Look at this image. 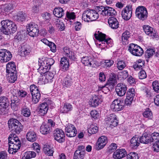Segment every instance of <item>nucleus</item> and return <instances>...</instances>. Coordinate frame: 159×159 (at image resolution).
<instances>
[{
    "label": "nucleus",
    "instance_id": "nucleus-1",
    "mask_svg": "<svg viewBox=\"0 0 159 159\" xmlns=\"http://www.w3.org/2000/svg\"><path fill=\"white\" fill-rule=\"evenodd\" d=\"M1 31L5 34L8 35L15 32L17 30L16 24L9 20H3L1 22Z\"/></svg>",
    "mask_w": 159,
    "mask_h": 159
},
{
    "label": "nucleus",
    "instance_id": "nucleus-2",
    "mask_svg": "<svg viewBox=\"0 0 159 159\" xmlns=\"http://www.w3.org/2000/svg\"><path fill=\"white\" fill-rule=\"evenodd\" d=\"M99 14L97 11L92 9L85 10L82 14V19L87 22L94 21L98 18Z\"/></svg>",
    "mask_w": 159,
    "mask_h": 159
},
{
    "label": "nucleus",
    "instance_id": "nucleus-3",
    "mask_svg": "<svg viewBox=\"0 0 159 159\" xmlns=\"http://www.w3.org/2000/svg\"><path fill=\"white\" fill-rule=\"evenodd\" d=\"M96 10L99 14L104 16H112L116 14L115 10L112 8L109 7H98L97 8Z\"/></svg>",
    "mask_w": 159,
    "mask_h": 159
},
{
    "label": "nucleus",
    "instance_id": "nucleus-4",
    "mask_svg": "<svg viewBox=\"0 0 159 159\" xmlns=\"http://www.w3.org/2000/svg\"><path fill=\"white\" fill-rule=\"evenodd\" d=\"M136 16L140 20H143L148 16V12L146 8L143 6H139L136 9Z\"/></svg>",
    "mask_w": 159,
    "mask_h": 159
},
{
    "label": "nucleus",
    "instance_id": "nucleus-5",
    "mask_svg": "<svg viewBox=\"0 0 159 159\" xmlns=\"http://www.w3.org/2000/svg\"><path fill=\"white\" fill-rule=\"evenodd\" d=\"M128 50L132 54L136 56H141L143 53V51L142 48L133 43L130 44Z\"/></svg>",
    "mask_w": 159,
    "mask_h": 159
},
{
    "label": "nucleus",
    "instance_id": "nucleus-6",
    "mask_svg": "<svg viewBox=\"0 0 159 159\" xmlns=\"http://www.w3.org/2000/svg\"><path fill=\"white\" fill-rule=\"evenodd\" d=\"M105 120L108 125L111 128L116 126L118 124L116 116L113 114H110Z\"/></svg>",
    "mask_w": 159,
    "mask_h": 159
},
{
    "label": "nucleus",
    "instance_id": "nucleus-7",
    "mask_svg": "<svg viewBox=\"0 0 159 159\" xmlns=\"http://www.w3.org/2000/svg\"><path fill=\"white\" fill-rule=\"evenodd\" d=\"M54 139L60 143L65 141V135L64 132L61 129L57 128L53 132Z\"/></svg>",
    "mask_w": 159,
    "mask_h": 159
},
{
    "label": "nucleus",
    "instance_id": "nucleus-8",
    "mask_svg": "<svg viewBox=\"0 0 159 159\" xmlns=\"http://www.w3.org/2000/svg\"><path fill=\"white\" fill-rule=\"evenodd\" d=\"M27 31L30 36L32 37L37 36L39 32L38 25L35 23H30L27 28Z\"/></svg>",
    "mask_w": 159,
    "mask_h": 159
},
{
    "label": "nucleus",
    "instance_id": "nucleus-9",
    "mask_svg": "<svg viewBox=\"0 0 159 159\" xmlns=\"http://www.w3.org/2000/svg\"><path fill=\"white\" fill-rule=\"evenodd\" d=\"M12 57V54L9 51L5 49L0 50V61L7 62L10 60Z\"/></svg>",
    "mask_w": 159,
    "mask_h": 159
},
{
    "label": "nucleus",
    "instance_id": "nucleus-10",
    "mask_svg": "<svg viewBox=\"0 0 159 159\" xmlns=\"http://www.w3.org/2000/svg\"><path fill=\"white\" fill-rule=\"evenodd\" d=\"M65 131L66 135L70 137L75 136L77 134L76 129L74 126L70 124L66 125Z\"/></svg>",
    "mask_w": 159,
    "mask_h": 159
},
{
    "label": "nucleus",
    "instance_id": "nucleus-11",
    "mask_svg": "<svg viewBox=\"0 0 159 159\" xmlns=\"http://www.w3.org/2000/svg\"><path fill=\"white\" fill-rule=\"evenodd\" d=\"M111 108L114 111H118L122 110L123 108V106L121 100L117 99L113 101L111 105Z\"/></svg>",
    "mask_w": 159,
    "mask_h": 159
},
{
    "label": "nucleus",
    "instance_id": "nucleus-12",
    "mask_svg": "<svg viewBox=\"0 0 159 159\" xmlns=\"http://www.w3.org/2000/svg\"><path fill=\"white\" fill-rule=\"evenodd\" d=\"M143 28L145 34L151 38H157V34L156 31L152 27L148 25H144L143 26Z\"/></svg>",
    "mask_w": 159,
    "mask_h": 159
},
{
    "label": "nucleus",
    "instance_id": "nucleus-13",
    "mask_svg": "<svg viewBox=\"0 0 159 159\" xmlns=\"http://www.w3.org/2000/svg\"><path fill=\"white\" fill-rule=\"evenodd\" d=\"M94 36L95 39L100 42H105L108 45L111 42V38L106 39V35L103 34L99 31L96 32L94 34Z\"/></svg>",
    "mask_w": 159,
    "mask_h": 159
},
{
    "label": "nucleus",
    "instance_id": "nucleus-14",
    "mask_svg": "<svg viewBox=\"0 0 159 159\" xmlns=\"http://www.w3.org/2000/svg\"><path fill=\"white\" fill-rule=\"evenodd\" d=\"M127 88L123 83H118L116 88V91L117 95L120 97L124 96L126 92Z\"/></svg>",
    "mask_w": 159,
    "mask_h": 159
},
{
    "label": "nucleus",
    "instance_id": "nucleus-15",
    "mask_svg": "<svg viewBox=\"0 0 159 159\" xmlns=\"http://www.w3.org/2000/svg\"><path fill=\"white\" fill-rule=\"evenodd\" d=\"M132 7L131 6H127L121 12L123 19L125 20H129L132 16Z\"/></svg>",
    "mask_w": 159,
    "mask_h": 159
},
{
    "label": "nucleus",
    "instance_id": "nucleus-16",
    "mask_svg": "<svg viewBox=\"0 0 159 159\" xmlns=\"http://www.w3.org/2000/svg\"><path fill=\"white\" fill-rule=\"evenodd\" d=\"M11 98V108L14 111H16L18 109V106L20 104V100L18 98V96L14 94Z\"/></svg>",
    "mask_w": 159,
    "mask_h": 159
},
{
    "label": "nucleus",
    "instance_id": "nucleus-17",
    "mask_svg": "<svg viewBox=\"0 0 159 159\" xmlns=\"http://www.w3.org/2000/svg\"><path fill=\"white\" fill-rule=\"evenodd\" d=\"M102 101L101 96H97L94 95L90 99L89 102V104L91 107H95L98 106Z\"/></svg>",
    "mask_w": 159,
    "mask_h": 159
},
{
    "label": "nucleus",
    "instance_id": "nucleus-18",
    "mask_svg": "<svg viewBox=\"0 0 159 159\" xmlns=\"http://www.w3.org/2000/svg\"><path fill=\"white\" fill-rule=\"evenodd\" d=\"M127 155V152L124 149H118L113 153V157L115 159H120Z\"/></svg>",
    "mask_w": 159,
    "mask_h": 159
},
{
    "label": "nucleus",
    "instance_id": "nucleus-19",
    "mask_svg": "<svg viewBox=\"0 0 159 159\" xmlns=\"http://www.w3.org/2000/svg\"><path fill=\"white\" fill-rule=\"evenodd\" d=\"M39 65L40 66L38 69V71L40 72L41 73L46 72L48 70L46 68L47 67V58H42V59H39Z\"/></svg>",
    "mask_w": 159,
    "mask_h": 159
},
{
    "label": "nucleus",
    "instance_id": "nucleus-20",
    "mask_svg": "<svg viewBox=\"0 0 159 159\" xmlns=\"http://www.w3.org/2000/svg\"><path fill=\"white\" fill-rule=\"evenodd\" d=\"M8 140L9 144H13L14 142L16 141L15 142L16 144H15L14 146L15 148H16V147H20V140L19 139L18 137L16 136L15 133H12V134H11L8 138Z\"/></svg>",
    "mask_w": 159,
    "mask_h": 159
},
{
    "label": "nucleus",
    "instance_id": "nucleus-21",
    "mask_svg": "<svg viewBox=\"0 0 159 159\" xmlns=\"http://www.w3.org/2000/svg\"><path fill=\"white\" fill-rule=\"evenodd\" d=\"M108 23L110 27L116 29L119 26V23L117 19L114 17H111L108 19Z\"/></svg>",
    "mask_w": 159,
    "mask_h": 159
},
{
    "label": "nucleus",
    "instance_id": "nucleus-22",
    "mask_svg": "<svg viewBox=\"0 0 159 159\" xmlns=\"http://www.w3.org/2000/svg\"><path fill=\"white\" fill-rule=\"evenodd\" d=\"M54 72V73L51 72L50 71H49L48 70H47L46 72H44L43 73L45 74V75L43 77V79H44V81L45 82L47 83L48 82H51V80L53 79Z\"/></svg>",
    "mask_w": 159,
    "mask_h": 159
},
{
    "label": "nucleus",
    "instance_id": "nucleus-23",
    "mask_svg": "<svg viewBox=\"0 0 159 159\" xmlns=\"http://www.w3.org/2000/svg\"><path fill=\"white\" fill-rule=\"evenodd\" d=\"M48 110V104L46 102H43L40 105L39 107V112L41 115H43L47 113Z\"/></svg>",
    "mask_w": 159,
    "mask_h": 159
},
{
    "label": "nucleus",
    "instance_id": "nucleus-24",
    "mask_svg": "<svg viewBox=\"0 0 159 159\" xmlns=\"http://www.w3.org/2000/svg\"><path fill=\"white\" fill-rule=\"evenodd\" d=\"M139 139L140 142L142 143L147 144L151 142L150 135L147 133L143 134Z\"/></svg>",
    "mask_w": 159,
    "mask_h": 159
},
{
    "label": "nucleus",
    "instance_id": "nucleus-25",
    "mask_svg": "<svg viewBox=\"0 0 159 159\" xmlns=\"http://www.w3.org/2000/svg\"><path fill=\"white\" fill-rule=\"evenodd\" d=\"M139 138L135 135L130 140V146L132 148H136L139 145Z\"/></svg>",
    "mask_w": 159,
    "mask_h": 159
},
{
    "label": "nucleus",
    "instance_id": "nucleus-26",
    "mask_svg": "<svg viewBox=\"0 0 159 159\" xmlns=\"http://www.w3.org/2000/svg\"><path fill=\"white\" fill-rule=\"evenodd\" d=\"M16 70V65L14 62H9L7 65L6 72L7 73L15 72Z\"/></svg>",
    "mask_w": 159,
    "mask_h": 159
},
{
    "label": "nucleus",
    "instance_id": "nucleus-27",
    "mask_svg": "<svg viewBox=\"0 0 159 159\" xmlns=\"http://www.w3.org/2000/svg\"><path fill=\"white\" fill-rule=\"evenodd\" d=\"M31 51V48L29 45H26L22 47L21 50V55L22 56L28 55Z\"/></svg>",
    "mask_w": 159,
    "mask_h": 159
},
{
    "label": "nucleus",
    "instance_id": "nucleus-28",
    "mask_svg": "<svg viewBox=\"0 0 159 159\" xmlns=\"http://www.w3.org/2000/svg\"><path fill=\"white\" fill-rule=\"evenodd\" d=\"M73 83V81L71 77L67 76L63 80L62 84L64 87H68L70 86Z\"/></svg>",
    "mask_w": 159,
    "mask_h": 159
},
{
    "label": "nucleus",
    "instance_id": "nucleus-29",
    "mask_svg": "<svg viewBox=\"0 0 159 159\" xmlns=\"http://www.w3.org/2000/svg\"><path fill=\"white\" fill-rule=\"evenodd\" d=\"M54 15L57 17L60 18L64 15V10L61 8H55L53 11Z\"/></svg>",
    "mask_w": 159,
    "mask_h": 159
},
{
    "label": "nucleus",
    "instance_id": "nucleus-30",
    "mask_svg": "<svg viewBox=\"0 0 159 159\" xmlns=\"http://www.w3.org/2000/svg\"><path fill=\"white\" fill-rule=\"evenodd\" d=\"M26 138L29 141L34 142L36 140V135L33 131H29L26 134Z\"/></svg>",
    "mask_w": 159,
    "mask_h": 159
},
{
    "label": "nucleus",
    "instance_id": "nucleus-31",
    "mask_svg": "<svg viewBox=\"0 0 159 159\" xmlns=\"http://www.w3.org/2000/svg\"><path fill=\"white\" fill-rule=\"evenodd\" d=\"M81 61L82 63L85 66H91L92 63H93L92 59L90 57H83L81 59Z\"/></svg>",
    "mask_w": 159,
    "mask_h": 159
},
{
    "label": "nucleus",
    "instance_id": "nucleus-32",
    "mask_svg": "<svg viewBox=\"0 0 159 159\" xmlns=\"http://www.w3.org/2000/svg\"><path fill=\"white\" fill-rule=\"evenodd\" d=\"M130 36V33L127 30H126L122 34L121 40L123 44H126L128 43V40Z\"/></svg>",
    "mask_w": 159,
    "mask_h": 159
},
{
    "label": "nucleus",
    "instance_id": "nucleus-33",
    "mask_svg": "<svg viewBox=\"0 0 159 159\" xmlns=\"http://www.w3.org/2000/svg\"><path fill=\"white\" fill-rule=\"evenodd\" d=\"M51 130L50 126H49L48 125L43 124L40 127V132L43 134L49 133Z\"/></svg>",
    "mask_w": 159,
    "mask_h": 159
},
{
    "label": "nucleus",
    "instance_id": "nucleus-34",
    "mask_svg": "<svg viewBox=\"0 0 159 159\" xmlns=\"http://www.w3.org/2000/svg\"><path fill=\"white\" fill-rule=\"evenodd\" d=\"M21 114L25 117H29L31 115L30 110L25 105L21 108Z\"/></svg>",
    "mask_w": 159,
    "mask_h": 159
},
{
    "label": "nucleus",
    "instance_id": "nucleus-35",
    "mask_svg": "<svg viewBox=\"0 0 159 159\" xmlns=\"http://www.w3.org/2000/svg\"><path fill=\"white\" fill-rule=\"evenodd\" d=\"M60 65L62 68L66 70L69 66V63L66 57H63L61 58Z\"/></svg>",
    "mask_w": 159,
    "mask_h": 159
},
{
    "label": "nucleus",
    "instance_id": "nucleus-36",
    "mask_svg": "<svg viewBox=\"0 0 159 159\" xmlns=\"http://www.w3.org/2000/svg\"><path fill=\"white\" fill-rule=\"evenodd\" d=\"M20 122L15 119H11L8 121V127L9 130L11 129L18 125L19 124Z\"/></svg>",
    "mask_w": 159,
    "mask_h": 159
},
{
    "label": "nucleus",
    "instance_id": "nucleus-37",
    "mask_svg": "<svg viewBox=\"0 0 159 159\" xmlns=\"http://www.w3.org/2000/svg\"><path fill=\"white\" fill-rule=\"evenodd\" d=\"M12 94H14L20 97H24L26 95V92L23 90L14 89L11 91Z\"/></svg>",
    "mask_w": 159,
    "mask_h": 159
},
{
    "label": "nucleus",
    "instance_id": "nucleus-38",
    "mask_svg": "<svg viewBox=\"0 0 159 159\" xmlns=\"http://www.w3.org/2000/svg\"><path fill=\"white\" fill-rule=\"evenodd\" d=\"M22 130V125L20 123L19 124L10 130L12 133L19 134Z\"/></svg>",
    "mask_w": 159,
    "mask_h": 159
},
{
    "label": "nucleus",
    "instance_id": "nucleus-39",
    "mask_svg": "<svg viewBox=\"0 0 159 159\" xmlns=\"http://www.w3.org/2000/svg\"><path fill=\"white\" fill-rule=\"evenodd\" d=\"M43 151L44 153L48 156L53 155V151L49 145H45L43 148Z\"/></svg>",
    "mask_w": 159,
    "mask_h": 159
},
{
    "label": "nucleus",
    "instance_id": "nucleus-40",
    "mask_svg": "<svg viewBox=\"0 0 159 159\" xmlns=\"http://www.w3.org/2000/svg\"><path fill=\"white\" fill-rule=\"evenodd\" d=\"M143 115L145 118L151 120L153 118V115L151 110L149 108H147L143 113Z\"/></svg>",
    "mask_w": 159,
    "mask_h": 159
},
{
    "label": "nucleus",
    "instance_id": "nucleus-41",
    "mask_svg": "<svg viewBox=\"0 0 159 159\" xmlns=\"http://www.w3.org/2000/svg\"><path fill=\"white\" fill-rule=\"evenodd\" d=\"M27 16L26 13L21 12L17 15L16 19L18 22H22L25 20Z\"/></svg>",
    "mask_w": 159,
    "mask_h": 159
},
{
    "label": "nucleus",
    "instance_id": "nucleus-42",
    "mask_svg": "<svg viewBox=\"0 0 159 159\" xmlns=\"http://www.w3.org/2000/svg\"><path fill=\"white\" fill-rule=\"evenodd\" d=\"M9 105L7 98L5 97H0V106L1 107H7Z\"/></svg>",
    "mask_w": 159,
    "mask_h": 159
},
{
    "label": "nucleus",
    "instance_id": "nucleus-43",
    "mask_svg": "<svg viewBox=\"0 0 159 159\" xmlns=\"http://www.w3.org/2000/svg\"><path fill=\"white\" fill-rule=\"evenodd\" d=\"M150 138L151 142L157 143L159 142V133L154 132L150 135Z\"/></svg>",
    "mask_w": 159,
    "mask_h": 159
},
{
    "label": "nucleus",
    "instance_id": "nucleus-44",
    "mask_svg": "<svg viewBox=\"0 0 159 159\" xmlns=\"http://www.w3.org/2000/svg\"><path fill=\"white\" fill-rule=\"evenodd\" d=\"M73 108L72 105L68 103H65L62 107V112L67 113L68 112L71 111Z\"/></svg>",
    "mask_w": 159,
    "mask_h": 159
},
{
    "label": "nucleus",
    "instance_id": "nucleus-45",
    "mask_svg": "<svg viewBox=\"0 0 159 159\" xmlns=\"http://www.w3.org/2000/svg\"><path fill=\"white\" fill-rule=\"evenodd\" d=\"M8 80L9 82L14 83L17 79V77L14 72L8 73Z\"/></svg>",
    "mask_w": 159,
    "mask_h": 159
},
{
    "label": "nucleus",
    "instance_id": "nucleus-46",
    "mask_svg": "<svg viewBox=\"0 0 159 159\" xmlns=\"http://www.w3.org/2000/svg\"><path fill=\"white\" fill-rule=\"evenodd\" d=\"M135 91L134 89L132 88L129 89L127 92L126 97L133 99L135 96Z\"/></svg>",
    "mask_w": 159,
    "mask_h": 159
},
{
    "label": "nucleus",
    "instance_id": "nucleus-47",
    "mask_svg": "<svg viewBox=\"0 0 159 159\" xmlns=\"http://www.w3.org/2000/svg\"><path fill=\"white\" fill-rule=\"evenodd\" d=\"M32 96L33 102L34 103H37L39 102L40 99L41 94L40 92L37 93H36L33 94V95H32Z\"/></svg>",
    "mask_w": 159,
    "mask_h": 159
},
{
    "label": "nucleus",
    "instance_id": "nucleus-48",
    "mask_svg": "<svg viewBox=\"0 0 159 159\" xmlns=\"http://www.w3.org/2000/svg\"><path fill=\"white\" fill-rule=\"evenodd\" d=\"M55 24L57 27L61 30H64L65 26L63 23L59 19H57L55 22Z\"/></svg>",
    "mask_w": 159,
    "mask_h": 159
},
{
    "label": "nucleus",
    "instance_id": "nucleus-49",
    "mask_svg": "<svg viewBox=\"0 0 159 159\" xmlns=\"http://www.w3.org/2000/svg\"><path fill=\"white\" fill-rule=\"evenodd\" d=\"M155 53V50L153 49H148L145 52V56L146 58H149L151 57Z\"/></svg>",
    "mask_w": 159,
    "mask_h": 159
},
{
    "label": "nucleus",
    "instance_id": "nucleus-50",
    "mask_svg": "<svg viewBox=\"0 0 159 159\" xmlns=\"http://www.w3.org/2000/svg\"><path fill=\"white\" fill-rule=\"evenodd\" d=\"M15 147L13 146H11V145H9L8 152L9 153L13 154L14 152L16 153L20 148L19 146L16 147V148Z\"/></svg>",
    "mask_w": 159,
    "mask_h": 159
},
{
    "label": "nucleus",
    "instance_id": "nucleus-51",
    "mask_svg": "<svg viewBox=\"0 0 159 159\" xmlns=\"http://www.w3.org/2000/svg\"><path fill=\"white\" fill-rule=\"evenodd\" d=\"M78 151H75L74 153V159H83L84 154V152H82L80 153Z\"/></svg>",
    "mask_w": 159,
    "mask_h": 159
},
{
    "label": "nucleus",
    "instance_id": "nucleus-52",
    "mask_svg": "<svg viewBox=\"0 0 159 159\" xmlns=\"http://www.w3.org/2000/svg\"><path fill=\"white\" fill-rule=\"evenodd\" d=\"M30 90L31 95L36 93H37L39 92L38 88L34 84L31 85L30 87Z\"/></svg>",
    "mask_w": 159,
    "mask_h": 159
},
{
    "label": "nucleus",
    "instance_id": "nucleus-53",
    "mask_svg": "<svg viewBox=\"0 0 159 159\" xmlns=\"http://www.w3.org/2000/svg\"><path fill=\"white\" fill-rule=\"evenodd\" d=\"M127 159H139V156L137 153L134 152H131L127 155Z\"/></svg>",
    "mask_w": 159,
    "mask_h": 159
},
{
    "label": "nucleus",
    "instance_id": "nucleus-54",
    "mask_svg": "<svg viewBox=\"0 0 159 159\" xmlns=\"http://www.w3.org/2000/svg\"><path fill=\"white\" fill-rule=\"evenodd\" d=\"M126 66L125 62L123 61H119L117 64V67L120 70L123 69Z\"/></svg>",
    "mask_w": 159,
    "mask_h": 159
},
{
    "label": "nucleus",
    "instance_id": "nucleus-55",
    "mask_svg": "<svg viewBox=\"0 0 159 159\" xmlns=\"http://www.w3.org/2000/svg\"><path fill=\"white\" fill-rule=\"evenodd\" d=\"M26 157L29 159L34 157L36 155V153L33 151H28L26 152L25 154Z\"/></svg>",
    "mask_w": 159,
    "mask_h": 159
},
{
    "label": "nucleus",
    "instance_id": "nucleus-56",
    "mask_svg": "<svg viewBox=\"0 0 159 159\" xmlns=\"http://www.w3.org/2000/svg\"><path fill=\"white\" fill-rule=\"evenodd\" d=\"M97 141L105 145L107 142V138L105 136H102L99 138Z\"/></svg>",
    "mask_w": 159,
    "mask_h": 159
},
{
    "label": "nucleus",
    "instance_id": "nucleus-57",
    "mask_svg": "<svg viewBox=\"0 0 159 159\" xmlns=\"http://www.w3.org/2000/svg\"><path fill=\"white\" fill-rule=\"evenodd\" d=\"M98 128L96 126H91L88 130V132L91 134L96 133L98 131Z\"/></svg>",
    "mask_w": 159,
    "mask_h": 159
},
{
    "label": "nucleus",
    "instance_id": "nucleus-58",
    "mask_svg": "<svg viewBox=\"0 0 159 159\" xmlns=\"http://www.w3.org/2000/svg\"><path fill=\"white\" fill-rule=\"evenodd\" d=\"M104 63L106 67H110L113 64L114 62L112 59L105 60Z\"/></svg>",
    "mask_w": 159,
    "mask_h": 159
},
{
    "label": "nucleus",
    "instance_id": "nucleus-59",
    "mask_svg": "<svg viewBox=\"0 0 159 159\" xmlns=\"http://www.w3.org/2000/svg\"><path fill=\"white\" fill-rule=\"evenodd\" d=\"M144 64V62H142L140 64H135L133 65V67L135 70H138L142 69Z\"/></svg>",
    "mask_w": 159,
    "mask_h": 159
},
{
    "label": "nucleus",
    "instance_id": "nucleus-60",
    "mask_svg": "<svg viewBox=\"0 0 159 159\" xmlns=\"http://www.w3.org/2000/svg\"><path fill=\"white\" fill-rule=\"evenodd\" d=\"M47 66H48L46 68L48 70L50 68L51 66L54 63V60L51 58H47Z\"/></svg>",
    "mask_w": 159,
    "mask_h": 159
},
{
    "label": "nucleus",
    "instance_id": "nucleus-61",
    "mask_svg": "<svg viewBox=\"0 0 159 159\" xmlns=\"http://www.w3.org/2000/svg\"><path fill=\"white\" fill-rule=\"evenodd\" d=\"M153 88L154 91L157 92H159V84L157 81H154L152 84Z\"/></svg>",
    "mask_w": 159,
    "mask_h": 159
},
{
    "label": "nucleus",
    "instance_id": "nucleus-62",
    "mask_svg": "<svg viewBox=\"0 0 159 159\" xmlns=\"http://www.w3.org/2000/svg\"><path fill=\"white\" fill-rule=\"evenodd\" d=\"M147 75L145 71L142 70L139 73V77L140 79H143L147 77Z\"/></svg>",
    "mask_w": 159,
    "mask_h": 159
},
{
    "label": "nucleus",
    "instance_id": "nucleus-63",
    "mask_svg": "<svg viewBox=\"0 0 159 159\" xmlns=\"http://www.w3.org/2000/svg\"><path fill=\"white\" fill-rule=\"evenodd\" d=\"M66 15L67 17L70 19H74L75 18V13L73 12L67 11Z\"/></svg>",
    "mask_w": 159,
    "mask_h": 159
},
{
    "label": "nucleus",
    "instance_id": "nucleus-64",
    "mask_svg": "<svg viewBox=\"0 0 159 159\" xmlns=\"http://www.w3.org/2000/svg\"><path fill=\"white\" fill-rule=\"evenodd\" d=\"M105 146L104 144H103L97 141L95 146L96 149L97 150H99L103 148Z\"/></svg>",
    "mask_w": 159,
    "mask_h": 159
}]
</instances>
